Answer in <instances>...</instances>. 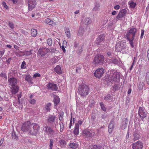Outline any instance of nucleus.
Masks as SVG:
<instances>
[{"label": "nucleus", "instance_id": "1", "mask_svg": "<svg viewBox=\"0 0 149 149\" xmlns=\"http://www.w3.org/2000/svg\"><path fill=\"white\" fill-rule=\"evenodd\" d=\"M39 125L36 123H31L30 121L24 122L21 127V130L29 135H36L40 130Z\"/></svg>", "mask_w": 149, "mask_h": 149}, {"label": "nucleus", "instance_id": "2", "mask_svg": "<svg viewBox=\"0 0 149 149\" xmlns=\"http://www.w3.org/2000/svg\"><path fill=\"white\" fill-rule=\"evenodd\" d=\"M78 91L80 95L82 96H85L88 94L89 88L87 86L83 85L79 87Z\"/></svg>", "mask_w": 149, "mask_h": 149}, {"label": "nucleus", "instance_id": "3", "mask_svg": "<svg viewBox=\"0 0 149 149\" xmlns=\"http://www.w3.org/2000/svg\"><path fill=\"white\" fill-rule=\"evenodd\" d=\"M104 57L103 55L98 54L94 57L93 63L95 64H102L104 62Z\"/></svg>", "mask_w": 149, "mask_h": 149}, {"label": "nucleus", "instance_id": "4", "mask_svg": "<svg viewBox=\"0 0 149 149\" xmlns=\"http://www.w3.org/2000/svg\"><path fill=\"white\" fill-rule=\"evenodd\" d=\"M110 78H111V81L114 82H118L119 81L120 77L118 73L116 71H112L110 73Z\"/></svg>", "mask_w": 149, "mask_h": 149}, {"label": "nucleus", "instance_id": "5", "mask_svg": "<svg viewBox=\"0 0 149 149\" xmlns=\"http://www.w3.org/2000/svg\"><path fill=\"white\" fill-rule=\"evenodd\" d=\"M44 131L49 136L51 137H54L57 134L56 131L49 127H45Z\"/></svg>", "mask_w": 149, "mask_h": 149}, {"label": "nucleus", "instance_id": "6", "mask_svg": "<svg viewBox=\"0 0 149 149\" xmlns=\"http://www.w3.org/2000/svg\"><path fill=\"white\" fill-rule=\"evenodd\" d=\"M126 43L123 42L117 43L115 46V51L116 52H120L126 48Z\"/></svg>", "mask_w": 149, "mask_h": 149}, {"label": "nucleus", "instance_id": "7", "mask_svg": "<svg viewBox=\"0 0 149 149\" xmlns=\"http://www.w3.org/2000/svg\"><path fill=\"white\" fill-rule=\"evenodd\" d=\"M104 72V70L103 68H98L94 72V75L96 77L100 78L102 77Z\"/></svg>", "mask_w": 149, "mask_h": 149}, {"label": "nucleus", "instance_id": "8", "mask_svg": "<svg viewBox=\"0 0 149 149\" xmlns=\"http://www.w3.org/2000/svg\"><path fill=\"white\" fill-rule=\"evenodd\" d=\"M137 31V29L135 28H130L126 35V37L134 38Z\"/></svg>", "mask_w": 149, "mask_h": 149}, {"label": "nucleus", "instance_id": "9", "mask_svg": "<svg viewBox=\"0 0 149 149\" xmlns=\"http://www.w3.org/2000/svg\"><path fill=\"white\" fill-rule=\"evenodd\" d=\"M132 147L133 149H142L143 144L140 141H137L132 144Z\"/></svg>", "mask_w": 149, "mask_h": 149}, {"label": "nucleus", "instance_id": "10", "mask_svg": "<svg viewBox=\"0 0 149 149\" xmlns=\"http://www.w3.org/2000/svg\"><path fill=\"white\" fill-rule=\"evenodd\" d=\"M133 136L134 137L133 140L134 141L139 139L141 137L139 130H138V129L135 128L134 130Z\"/></svg>", "mask_w": 149, "mask_h": 149}, {"label": "nucleus", "instance_id": "11", "mask_svg": "<svg viewBox=\"0 0 149 149\" xmlns=\"http://www.w3.org/2000/svg\"><path fill=\"white\" fill-rule=\"evenodd\" d=\"M36 2L35 0H29L28 2V9L29 11H31L35 7Z\"/></svg>", "mask_w": 149, "mask_h": 149}, {"label": "nucleus", "instance_id": "12", "mask_svg": "<svg viewBox=\"0 0 149 149\" xmlns=\"http://www.w3.org/2000/svg\"><path fill=\"white\" fill-rule=\"evenodd\" d=\"M138 114L139 116L141 118V119L143 120L146 117V113L144 111V109L143 108L139 107V110Z\"/></svg>", "mask_w": 149, "mask_h": 149}, {"label": "nucleus", "instance_id": "13", "mask_svg": "<svg viewBox=\"0 0 149 149\" xmlns=\"http://www.w3.org/2000/svg\"><path fill=\"white\" fill-rule=\"evenodd\" d=\"M126 13L127 10L126 9H123L121 10L116 17V19L117 20H120V18L125 17Z\"/></svg>", "mask_w": 149, "mask_h": 149}, {"label": "nucleus", "instance_id": "14", "mask_svg": "<svg viewBox=\"0 0 149 149\" xmlns=\"http://www.w3.org/2000/svg\"><path fill=\"white\" fill-rule=\"evenodd\" d=\"M47 87L48 89L52 91H56L58 88L57 85L53 83H49L47 85Z\"/></svg>", "mask_w": 149, "mask_h": 149}, {"label": "nucleus", "instance_id": "15", "mask_svg": "<svg viewBox=\"0 0 149 149\" xmlns=\"http://www.w3.org/2000/svg\"><path fill=\"white\" fill-rule=\"evenodd\" d=\"M49 52V49L45 48L43 47H40L38 50L39 53L42 56H44Z\"/></svg>", "mask_w": 149, "mask_h": 149}, {"label": "nucleus", "instance_id": "16", "mask_svg": "<svg viewBox=\"0 0 149 149\" xmlns=\"http://www.w3.org/2000/svg\"><path fill=\"white\" fill-rule=\"evenodd\" d=\"M8 82L11 86H17L16 84L17 83V80L14 77L10 78L9 79Z\"/></svg>", "mask_w": 149, "mask_h": 149}, {"label": "nucleus", "instance_id": "17", "mask_svg": "<svg viewBox=\"0 0 149 149\" xmlns=\"http://www.w3.org/2000/svg\"><path fill=\"white\" fill-rule=\"evenodd\" d=\"M104 35L101 34L98 36L96 40L95 41V43L97 44L100 45V43L102 41L104 40Z\"/></svg>", "mask_w": 149, "mask_h": 149}, {"label": "nucleus", "instance_id": "18", "mask_svg": "<svg viewBox=\"0 0 149 149\" xmlns=\"http://www.w3.org/2000/svg\"><path fill=\"white\" fill-rule=\"evenodd\" d=\"M56 119V117L55 116L50 115L49 116L47 121L51 124H53L55 122Z\"/></svg>", "mask_w": 149, "mask_h": 149}, {"label": "nucleus", "instance_id": "19", "mask_svg": "<svg viewBox=\"0 0 149 149\" xmlns=\"http://www.w3.org/2000/svg\"><path fill=\"white\" fill-rule=\"evenodd\" d=\"M82 134L87 137H90L92 135V131L91 130H85L82 132Z\"/></svg>", "mask_w": 149, "mask_h": 149}, {"label": "nucleus", "instance_id": "20", "mask_svg": "<svg viewBox=\"0 0 149 149\" xmlns=\"http://www.w3.org/2000/svg\"><path fill=\"white\" fill-rule=\"evenodd\" d=\"M19 90L18 87L17 86H11V94L15 95L17 93Z\"/></svg>", "mask_w": 149, "mask_h": 149}, {"label": "nucleus", "instance_id": "21", "mask_svg": "<svg viewBox=\"0 0 149 149\" xmlns=\"http://www.w3.org/2000/svg\"><path fill=\"white\" fill-rule=\"evenodd\" d=\"M114 120H111L108 126V132L109 133H111L112 132V130L113 129L114 127Z\"/></svg>", "mask_w": 149, "mask_h": 149}, {"label": "nucleus", "instance_id": "22", "mask_svg": "<svg viewBox=\"0 0 149 149\" xmlns=\"http://www.w3.org/2000/svg\"><path fill=\"white\" fill-rule=\"evenodd\" d=\"M79 126L77 123H76L74 129L73 130V133L74 134L77 135L79 133Z\"/></svg>", "mask_w": 149, "mask_h": 149}, {"label": "nucleus", "instance_id": "23", "mask_svg": "<svg viewBox=\"0 0 149 149\" xmlns=\"http://www.w3.org/2000/svg\"><path fill=\"white\" fill-rule=\"evenodd\" d=\"M45 22L47 24L51 25L55 24V22L50 18H47L45 20Z\"/></svg>", "mask_w": 149, "mask_h": 149}, {"label": "nucleus", "instance_id": "24", "mask_svg": "<svg viewBox=\"0 0 149 149\" xmlns=\"http://www.w3.org/2000/svg\"><path fill=\"white\" fill-rule=\"evenodd\" d=\"M54 71L58 74H61V68L60 66L57 65L56 67L54 68Z\"/></svg>", "mask_w": 149, "mask_h": 149}, {"label": "nucleus", "instance_id": "25", "mask_svg": "<svg viewBox=\"0 0 149 149\" xmlns=\"http://www.w3.org/2000/svg\"><path fill=\"white\" fill-rule=\"evenodd\" d=\"M25 80L29 83H32V81L33 80L31 76L29 74L26 75L25 77Z\"/></svg>", "mask_w": 149, "mask_h": 149}, {"label": "nucleus", "instance_id": "26", "mask_svg": "<svg viewBox=\"0 0 149 149\" xmlns=\"http://www.w3.org/2000/svg\"><path fill=\"white\" fill-rule=\"evenodd\" d=\"M69 146L71 149H76L78 147V146L74 143H70Z\"/></svg>", "mask_w": 149, "mask_h": 149}, {"label": "nucleus", "instance_id": "27", "mask_svg": "<svg viewBox=\"0 0 149 149\" xmlns=\"http://www.w3.org/2000/svg\"><path fill=\"white\" fill-rule=\"evenodd\" d=\"M84 29L81 28H80L77 33V36L79 37H81L84 34Z\"/></svg>", "mask_w": 149, "mask_h": 149}, {"label": "nucleus", "instance_id": "28", "mask_svg": "<svg viewBox=\"0 0 149 149\" xmlns=\"http://www.w3.org/2000/svg\"><path fill=\"white\" fill-rule=\"evenodd\" d=\"M31 36L33 37H36L37 34V31L36 29H31Z\"/></svg>", "mask_w": 149, "mask_h": 149}, {"label": "nucleus", "instance_id": "29", "mask_svg": "<svg viewBox=\"0 0 149 149\" xmlns=\"http://www.w3.org/2000/svg\"><path fill=\"white\" fill-rule=\"evenodd\" d=\"M127 39L129 41V43L130 44L131 46L132 47H134L133 40H134V38H132L131 39H130V37H127Z\"/></svg>", "mask_w": 149, "mask_h": 149}, {"label": "nucleus", "instance_id": "30", "mask_svg": "<svg viewBox=\"0 0 149 149\" xmlns=\"http://www.w3.org/2000/svg\"><path fill=\"white\" fill-rule=\"evenodd\" d=\"M54 102L55 105L57 104L60 102V98L58 96H56L54 97Z\"/></svg>", "mask_w": 149, "mask_h": 149}, {"label": "nucleus", "instance_id": "31", "mask_svg": "<svg viewBox=\"0 0 149 149\" xmlns=\"http://www.w3.org/2000/svg\"><path fill=\"white\" fill-rule=\"evenodd\" d=\"M128 3L129 4L130 7L132 8H134L136 5V3L132 1H129Z\"/></svg>", "mask_w": 149, "mask_h": 149}, {"label": "nucleus", "instance_id": "32", "mask_svg": "<svg viewBox=\"0 0 149 149\" xmlns=\"http://www.w3.org/2000/svg\"><path fill=\"white\" fill-rule=\"evenodd\" d=\"M100 7V4L98 3H96L95 7L93 9V10L95 11L98 10H99Z\"/></svg>", "mask_w": 149, "mask_h": 149}, {"label": "nucleus", "instance_id": "33", "mask_svg": "<svg viewBox=\"0 0 149 149\" xmlns=\"http://www.w3.org/2000/svg\"><path fill=\"white\" fill-rule=\"evenodd\" d=\"M31 50L29 51H25L24 52L19 51L20 53H24V54L23 55L29 56L32 54L31 52Z\"/></svg>", "mask_w": 149, "mask_h": 149}, {"label": "nucleus", "instance_id": "34", "mask_svg": "<svg viewBox=\"0 0 149 149\" xmlns=\"http://www.w3.org/2000/svg\"><path fill=\"white\" fill-rule=\"evenodd\" d=\"M91 21L89 18H86L85 19L84 23L85 24H89L91 23Z\"/></svg>", "mask_w": 149, "mask_h": 149}, {"label": "nucleus", "instance_id": "35", "mask_svg": "<svg viewBox=\"0 0 149 149\" xmlns=\"http://www.w3.org/2000/svg\"><path fill=\"white\" fill-rule=\"evenodd\" d=\"M51 105V104L50 103H49L46 104L45 108L46 110L47 111V112L49 111H50Z\"/></svg>", "mask_w": 149, "mask_h": 149}, {"label": "nucleus", "instance_id": "36", "mask_svg": "<svg viewBox=\"0 0 149 149\" xmlns=\"http://www.w3.org/2000/svg\"><path fill=\"white\" fill-rule=\"evenodd\" d=\"M60 145L61 147H64L66 144L65 141L64 140H61L59 141Z\"/></svg>", "mask_w": 149, "mask_h": 149}, {"label": "nucleus", "instance_id": "37", "mask_svg": "<svg viewBox=\"0 0 149 149\" xmlns=\"http://www.w3.org/2000/svg\"><path fill=\"white\" fill-rule=\"evenodd\" d=\"M65 32L66 35L67 36L68 38H70V30L69 28H66L65 30Z\"/></svg>", "mask_w": 149, "mask_h": 149}, {"label": "nucleus", "instance_id": "38", "mask_svg": "<svg viewBox=\"0 0 149 149\" xmlns=\"http://www.w3.org/2000/svg\"><path fill=\"white\" fill-rule=\"evenodd\" d=\"M143 83L142 82H140L139 84L138 88L139 90H141L143 89Z\"/></svg>", "mask_w": 149, "mask_h": 149}, {"label": "nucleus", "instance_id": "39", "mask_svg": "<svg viewBox=\"0 0 149 149\" xmlns=\"http://www.w3.org/2000/svg\"><path fill=\"white\" fill-rule=\"evenodd\" d=\"M100 105L102 109L104 111H106L107 110L106 108L104 106L103 103L102 102H101L100 103Z\"/></svg>", "mask_w": 149, "mask_h": 149}, {"label": "nucleus", "instance_id": "40", "mask_svg": "<svg viewBox=\"0 0 149 149\" xmlns=\"http://www.w3.org/2000/svg\"><path fill=\"white\" fill-rule=\"evenodd\" d=\"M54 143V140L53 139H50V143L49 145V149H52L53 144Z\"/></svg>", "mask_w": 149, "mask_h": 149}, {"label": "nucleus", "instance_id": "41", "mask_svg": "<svg viewBox=\"0 0 149 149\" xmlns=\"http://www.w3.org/2000/svg\"><path fill=\"white\" fill-rule=\"evenodd\" d=\"M12 136L13 139H18V137L17 135H16L15 132H13L12 133Z\"/></svg>", "mask_w": 149, "mask_h": 149}, {"label": "nucleus", "instance_id": "42", "mask_svg": "<svg viewBox=\"0 0 149 149\" xmlns=\"http://www.w3.org/2000/svg\"><path fill=\"white\" fill-rule=\"evenodd\" d=\"M47 42L49 45L51 46L52 44V40L51 38H49L47 40Z\"/></svg>", "mask_w": 149, "mask_h": 149}, {"label": "nucleus", "instance_id": "43", "mask_svg": "<svg viewBox=\"0 0 149 149\" xmlns=\"http://www.w3.org/2000/svg\"><path fill=\"white\" fill-rule=\"evenodd\" d=\"M91 149H103L102 147L98 146L96 145H94L93 146L91 147Z\"/></svg>", "mask_w": 149, "mask_h": 149}, {"label": "nucleus", "instance_id": "44", "mask_svg": "<svg viewBox=\"0 0 149 149\" xmlns=\"http://www.w3.org/2000/svg\"><path fill=\"white\" fill-rule=\"evenodd\" d=\"M26 63L24 61H23L21 65V68L22 69L26 68Z\"/></svg>", "mask_w": 149, "mask_h": 149}, {"label": "nucleus", "instance_id": "45", "mask_svg": "<svg viewBox=\"0 0 149 149\" xmlns=\"http://www.w3.org/2000/svg\"><path fill=\"white\" fill-rule=\"evenodd\" d=\"M146 80L147 84H149V72L147 73L146 77Z\"/></svg>", "mask_w": 149, "mask_h": 149}, {"label": "nucleus", "instance_id": "46", "mask_svg": "<svg viewBox=\"0 0 149 149\" xmlns=\"http://www.w3.org/2000/svg\"><path fill=\"white\" fill-rule=\"evenodd\" d=\"M112 62L114 64H117L118 62V60L116 58H113L111 59Z\"/></svg>", "mask_w": 149, "mask_h": 149}, {"label": "nucleus", "instance_id": "47", "mask_svg": "<svg viewBox=\"0 0 149 149\" xmlns=\"http://www.w3.org/2000/svg\"><path fill=\"white\" fill-rule=\"evenodd\" d=\"M64 115V113L63 111L61 112L60 113V116L59 117V119L60 120H62L63 117Z\"/></svg>", "mask_w": 149, "mask_h": 149}, {"label": "nucleus", "instance_id": "48", "mask_svg": "<svg viewBox=\"0 0 149 149\" xmlns=\"http://www.w3.org/2000/svg\"><path fill=\"white\" fill-rule=\"evenodd\" d=\"M111 96V95L110 94H108L105 96L104 98L105 100H109L110 99Z\"/></svg>", "mask_w": 149, "mask_h": 149}, {"label": "nucleus", "instance_id": "49", "mask_svg": "<svg viewBox=\"0 0 149 149\" xmlns=\"http://www.w3.org/2000/svg\"><path fill=\"white\" fill-rule=\"evenodd\" d=\"M60 131L61 132H62L64 127L63 124L62 122L60 123Z\"/></svg>", "mask_w": 149, "mask_h": 149}, {"label": "nucleus", "instance_id": "50", "mask_svg": "<svg viewBox=\"0 0 149 149\" xmlns=\"http://www.w3.org/2000/svg\"><path fill=\"white\" fill-rule=\"evenodd\" d=\"M29 102L32 104H34L36 102V100L34 99H31L29 100Z\"/></svg>", "mask_w": 149, "mask_h": 149}, {"label": "nucleus", "instance_id": "51", "mask_svg": "<svg viewBox=\"0 0 149 149\" xmlns=\"http://www.w3.org/2000/svg\"><path fill=\"white\" fill-rule=\"evenodd\" d=\"M8 25L11 29H13L14 28V24L13 22H9Z\"/></svg>", "mask_w": 149, "mask_h": 149}, {"label": "nucleus", "instance_id": "52", "mask_svg": "<svg viewBox=\"0 0 149 149\" xmlns=\"http://www.w3.org/2000/svg\"><path fill=\"white\" fill-rule=\"evenodd\" d=\"M127 123H126V122H123V124L122 125V128L123 129H125L127 127Z\"/></svg>", "mask_w": 149, "mask_h": 149}, {"label": "nucleus", "instance_id": "53", "mask_svg": "<svg viewBox=\"0 0 149 149\" xmlns=\"http://www.w3.org/2000/svg\"><path fill=\"white\" fill-rule=\"evenodd\" d=\"M2 4L5 8L7 9H8V6L6 5V3L5 1H3L2 2Z\"/></svg>", "mask_w": 149, "mask_h": 149}, {"label": "nucleus", "instance_id": "54", "mask_svg": "<svg viewBox=\"0 0 149 149\" xmlns=\"http://www.w3.org/2000/svg\"><path fill=\"white\" fill-rule=\"evenodd\" d=\"M40 77L41 75L39 73H36L34 74L33 76V78H35L37 77Z\"/></svg>", "mask_w": 149, "mask_h": 149}, {"label": "nucleus", "instance_id": "55", "mask_svg": "<svg viewBox=\"0 0 149 149\" xmlns=\"http://www.w3.org/2000/svg\"><path fill=\"white\" fill-rule=\"evenodd\" d=\"M0 76L3 77L6 79L7 78V76L6 75V74L5 73H1L0 74Z\"/></svg>", "mask_w": 149, "mask_h": 149}, {"label": "nucleus", "instance_id": "56", "mask_svg": "<svg viewBox=\"0 0 149 149\" xmlns=\"http://www.w3.org/2000/svg\"><path fill=\"white\" fill-rule=\"evenodd\" d=\"M145 31L143 29H142L141 31V35L140 36V38L141 39H142L143 37V36L144 34V33Z\"/></svg>", "mask_w": 149, "mask_h": 149}, {"label": "nucleus", "instance_id": "57", "mask_svg": "<svg viewBox=\"0 0 149 149\" xmlns=\"http://www.w3.org/2000/svg\"><path fill=\"white\" fill-rule=\"evenodd\" d=\"M82 47H81L79 48V49L77 51V53L78 54H80L82 52Z\"/></svg>", "mask_w": 149, "mask_h": 149}, {"label": "nucleus", "instance_id": "58", "mask_svg": "<svg viewBox=\"0 0 149 149\" xmlns=\"http://www.w3.org/2000/svg\"><path fill=\"white\" fill-rule=\"evenodd\" d=\"M5 53V50H3L2 51H0V57L2 56Z\"/></svg>", "mask_w": 149, "mask_h": 149}, {"label": "nucleus", "instance_id": "59", "mask_svg": "<svg viewBox=\"0 0 149 149\" xmlns=\"http://www.w3.org/2000/svg\"><path fill=\"white\" fill-rule=\"evenodd\" d=\"M49 52L52 53L56 51V49H49Z\"/></svg>", "mask_w": 149, "mask_h": 149}, {"label": "nucleus", "instance_id": "60", "mask_svg": "<svg viewBox=\"0 0 149 149\" xmlns=\"http://www.w3.org/2000/svg\"><path fill=\"white\" fill-rule=\"evenodd\" d=\"M120 7L119 5H117L114 7V8L116 10H118L120 8Z\"/></svg>", "mask_w": 149, "mask_h": 149}, {"label": "nucleus", "instance_id": "61", "mask_svg": "<svg viewBox=\"0 0 149 149\" xmlns=\"http://www.w3.org/2000/svg\"><path fill=\"white\" fill-rule=\"evenodd\" d=\"M65 47L64 46V45H62L61 46V49H62L63 52L64 53H65L66 52V50Z\"/></svg>", "mask_w": 149, "mask_h": 149}, {"label": "nucleus", "instance_id": "62", "mask_svg": "<svg viewBox=\"0 0 149 149\" xmlns=\"http://www.w3.org/2000/svg\"><path fill=\"white\" fill-rule=\"evenodd\" d=\"M63 45H64V46H65V47H66L67 46V41L65 40L63 42Z\"/></svg>", "mask_w": 149, "mask_h": 149}, {"label": "nucleus", "instance_id": "63", "mask_svg": "<svg viewBox=\"0 0 149 149\" xmlns=\"http://www.w3.org/2000/svg\"><path fill=\"white\" fill-rule=\"evenodd\" d=\"M77 124H78L79 125H81L82 123H83V121L81 120H79L78 121V123H77Z\"/></svg>", "mask_w": 149, "mask_h": 149}, {"label": "nucleus", "instance_id": "64", "mask_svg": "<svg viewBox=\"0 0 149 149\" xmlns=\"http://www.w3.org/2000/svg\"><path fill=\"white\" fill-rule=\"evenodd\" d=\"M147 56L148 60H149V48L148 50L147 53Z\"/></svg>", "mask_w": 149, "mask_h": 149}]
</instances>
